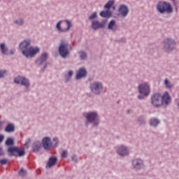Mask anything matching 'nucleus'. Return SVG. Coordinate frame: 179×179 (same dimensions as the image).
<instances>
[{
  "instance_id": "c9c22d12",
  "label": "nucleus",
  "mask_w": 179,
  "mask_h": 179,
  "mask_svg": "<svg viewBox=\"0 0 179 179\" xmlns=\"http://www.w3.org/2000/svg\"><path fill=\"white\" fill-rule=\"evenodd\" d=\"M30 143H31V139L28 138L24 143V146L25 148H27V149H29V148H30Z\"/></svg>"
},
{
  "instance_id": "ddd939ff",
  "label": "nucleus",
  "mask_w": 179,
  "mask_h": 179,
  "mask_svg": "<svg viewBox=\"0 0 179 179\" xmlns=\"http://www.w3.org/2000/svg\"><path fill=\"white\" fill-rule=\"evenodd\" d=\"M161 101L164 107H167L171 103V96L169 92L165 91L163 94H161Z\"/></svg>"
},
{
  "instance_id": "aec40b11",
  "label": "nucleus",
  "mask_w": 179,
  "mask_h": 179,
  "mask_svg": "<svg viewBox=\"0 0 179 179\" xmlns=\"http://www.w3.org/2000/svg\"><path fill=\"white\" fill-rule=\"evenodd\" d=\"M87 75V71H86V69H85L84 67H82L78 70V72H77L76 78L77 80H79V79H82V78H85Z\"/></svg>"
},
{
  "instance_id": "9b49d317",
  "label": "nucleus",
  "mask_w": 179,
  "mask_h": 179,
  "mask_svg": "<svg viewBox=\"0 0 179 179\" xmlns=\"http://www.w3.org/2000/svg\"><path fill=\"white\" fill-rule=\"evenodd\" d=\"M8 152L9 153V156H15L16 157H17V156L22 157V156H24V155H26L24 148L17 147L9 148Z\"/></svg>"
},
{
  "instance_id": "7ed1b4c3",
  "label": "nucleus",
  "mask_w": 179,
  "mask_h": 179,
  "mask_svg": "<svg viewBox=\"0 0 179 179\" xmlns=\"http://www.w3.org/2000/svg\"><path fill=\"white\" fill-rule=\"evenodd\" d=\"M84 117L87 120L86 125L92 124L94 127H97L100 121L99 120V114L96 111H91L84 113Z\"/></svg>"
},
{
  "instance_id": "4be33fe9",
  "label": "nucleus",
  "mask_w": 179,
  "mask_h": 179,
  "mask_svg": "<svg viewBox=\"0 0 179 179\" xmlns=\"http://www.w3.org/2000/svg\"><path fill=\"white\" fill-rule=\"evenodd\" d=\"M57 163V157H51L49 159V162L47 164L46 169H51Z\"/></svg>"
},
{
  "instance_id": "bb28decb",
  "label": "nucleus",
  "mask_w": 179,
  "mask_h": 179,
  "mask_svg": "<svg viewBox=\"0 0 179 179\" xmlns=\"http://www.w3.org/2000/svg\"><path fill=\"white\" fill-rule=\"evenodd\" d=\"M114 2H115L114 0H110L105 5L104 8L105 9H110V8H113V9H115V7L114 6Z\"/></svg>"
},
{
  "instance_id": "6e6552de",
  "label": "nucleus",
  "mask_w": 179,
  "mask_h": 179,
  "mask_svg": "<svg viewBox=\"0 0 179 179\" xmlns=\"http://www.w3.org/2000/svg\"><path fill=\"white\" fill-rule=\"evenodd\" d=\"M90 89L94 94H101L106 92L103 83L95 81L90 85Z\"/></svg>"
},
{
  "instance_id": "473e14b6",
  "label": "nucleus",
  "mask_w": 179,
  "mask_h": 179,
  "mask_svg": "<svg viewBox=\"0 0 179 179\" xmlns=\"http://www.w3.org/2000/svg\"><path fill=\"white\" fill-rule=\"evenodd\" d=\"M6 146H12V145H13V139L8 138H7V140L6 141Z\"/></svg>"
},
{
  "instance_id": "0eeeda50",
  "label": "nucleus",
  "mask_w": 179,
  "mask_h": 179,
  "mask_svg": "<svg viewBox=\"0 0 179 179\" xmlns=\"http://www.w3.org/2000/svg\"><path fill=\"white\" fill-rule=\"evenodd\" d=\"M59 52L63 58H66L69 55V43L65 40H61L59 46Z\"/></svg>"
},
{
  "instance_id": "412c9836",
  "label": "nucleus",
  "mask_w": 179,
  "mask_h": 179,
  "mask_svg": "<svg viewBox=\"0 0 179 179\" xmlns=\"http://www.w3.org/2000/svg\"><path fill=\"white\" fill-rule=\"evenodd\" d=\"M108 29H109V30H112L113 31H117V29H118V27H117L115 20H113L109 22Z\"/></svg>"
},
{
  "instance_id": "393cba45",
  "label": "nucleus",
  "mask_w": 179,
  "mask_h": 179,
  "mask_svg": "<svg viewBox=\"0 0 179 179\" xmlns=\"http://www.w3.org/2000/svg\"><path fill=\"white\" fill-rule=\"evenodd\" d=\"M164 85L166 89H173L174 87V85L168 78L164 80Z\"/></svg>"
},
{
  "instance_id": "f8f14e48",
  "label": "nucleus",
  "mask_w": 179,
  "mask_h": 179,
  "mask_svg": "<svg viewBox=\"0 0 179 179\" xmlns=\"http://www.w3.org/2000/svg\"><path fill=\"white\" fill-rule=\"evenodd\" d=\"M151 103L154 107H162V94L156 93L154 94L151 97Z\"/></svg>"
},
{
  "instance_id": "c03bdc74",
  "label": "nucleus",
  "mask_w": 179,
  "mask_h": 179,
  "mask_svg": "<svg viewBox=\"0 0 179 179\" xmlns=\"http://www.w3.org/2000/svg\"><path fill=\"white\" fill-rule=\"evenodd\" d=\"M2 128V122H0V129Z\"/></svg>"
},
{
  "instance_id": "6ab92c4d",
  "label": "nucleus",
  "mask_w": 179,
  "mask_h": 179,
  "mask_svg": "<svg viewBox=\"0 0 179 179\" xmlns=\"http://www.w3.org/2000/svg\"><path fill=\"white\" fill-rule=\"evenodd\" d=\"M48 58V53L43 52L39 58H38L36 61V63L37 65H41L42 64H44L45 61H47Z\"/></svg>"
},
{
  "instance_id": "20e7f679",
  "label": "nucleus",
  "mask_w": 179,
  "mask_h": 179,
  "mask_svg": "<svg viewBox=\"0 0 179 179\" xmlns=\"http://www.w3.org/2000/svg\"><path fill=\"white\" fill-rule=\"evenodd\" d=\"M73 26V24L71 20H60L56 24V29L59 33H66V31H69V30H71V28Z\"/></svg>"
},
{
  "instance_id": "f704fd0d",
  "label": "nucleus",
  "mask_w": 179,
  "mask_h": 179,
  "mask_svg": "<svg viewBox=\"0 0 179 179\" xmlns=\"http://www.w3.org/2000/svg\"><path fill=\"white\" fill-rule=\"evenodd\" d=\"M52 143V148H57L59 143L58 138L57 137L54 138Z\"/></svg>"
},
{
  "instance_id": "ea45409f",
  "label": "nucleus",
  "mask_w": 179,
  "mask_h": 179,
  "mask_svg": "<svg viewBox=\"0 0 179 179\" xmlns=\"http://www.w3.org/2000/svg\"><path fill=\"white\" fill-rule=\"evenodd\" d=\"M71 159H72L73 162H78V157H76V155H73L71 157Z\"/></svg>"
},
{
  "instance_id": "4c0bfd02",
  "label": "nucleus",
  "mask_w": 179,
  "mask_h": 179,
  "mask_svg": "<svg viewBox=\"0 0 179 179\" xmlns=\"http://www.w3.org/2000/svg\"><path fill=\"white\" fill-rule=\"evenodd\" d=\"M18 174L20 177H24L26 176V171L21 169Z\"/></svg>"
},
{
  "instance_id": "39448f33",
  "label": "nucleus",
  "mask_w": 179,
  "mask_h": 179,
  "mask_svg": "<svg viewBox=\"0 0 179 179\" xmlns=\"http://www.w3.org/2000/svg\"><path fill=\"white\" fill-rule=\"evenodd\" d=\"M162 47L166 52H171L177 48V43L171 38H166L162 42Z\"/></svg>"
},
{
  "instance_id": "f257e3e1",
  "label": "nucleus",
  "mask_w": 179,
  "mask_h": 179,
  "mask_svg": "<svg viewBox=\"0 0 179 179\" xmlns=\"http://www.w3.org/2000/svg\"><path fill=\"white\" fill-rule=\"evenodd\" d=\"M31 42L29 40L23 41L20 44V49L25 58H34L36 54L40 52V48L37 46H30Z\"/></svg>"
},
{
  "instance_id": "a878e982",
  "label": "nucleus",
  "mask_w": 179,
  "mask_h": 179,
  "mask_svg": "<svg viewBox=\"0 0 179 179\" xmlns=\"http://www.w3.org/2000/svg\"><path fill=\"white\" fill-rule=\"evenodd\" d=\"M159 124H160V121L156 118H152L150 120V125H151V127H157Z\"/></svg>"
},
{
  "instance_id": "4468645a",
  "label": "nucleus",
  "mask_w": 179,
  "mask_h": 179,
  "mask_svg": "<svg viewBox=\"0 0 179 179\" xmlns=\"http://www.w3.org/2000/svg\"><path fill=\"white\" fill-rule=\"evenodd\" d=\"M14 83H15L17 85H22V86H24L26 89H29L30 86V82L27 78L22 77V76H17L14 79Z\"/></svg>"
},
{
  "instance_id": "79ce46f5",
  "label": "nucleus",
  "mask_w": 179,
  "mask_h": 179,
  "mask_svg": "<svg viewBox=\"0 0 179 179\" xmlns=\"http://www.w3.org/2000/svg\"><path fill=\"white\" fill-rule=\"evenodd\" d=\"M0 156H3V150H2V148H0Z\"/></svg>"
},
{
  "instance_id": "a211bd4d",
  "label": "nucleus",
  "mask_w": 179,
  "mask_h": 179,
  "mask_svg": "<svg viewBox=\"0 0 179 179\" xmlns=\"http://www.w3.org/2000/svg\"><path fill=\"white\" fill-rule=\"evenodd\" d=\"M106 24L104 22H100L98 20L92 22V28L93 30H99V29H103Z\"/></svg>"
},
{
  "instance_id": "58836bf2",
  "label": "nucleus",
  "mask_w": 179,
  "mask_h": 179,
  "mask_svg": "<svg viewBox=\"0 0 179 179\" xmlns=\"http://www.w3.org/2000/svg\"><path fill=\"white\" fill-rule=\"evenodd\" d=\"M8 163V159H1L0 160V164H6Z\"/></svg>"
},
{
  "instance_id": "2eb2a0df",
  "label": "nucleus",
  "mask_w": 179,
  "mask_h": 179,
  "mask_svg": "<svg viewBox=\"0 0 179 179\" xmlns=\"http://www.w3.org/2000/svg\"><path fill=\"white\" fill-rule=\"evenodd\" d=\"M131 166L134 170H142L145 167V164H143V160L140 158H136L132 160Z\"/></svg>"
},
{
  "instance_id": "c756f323",
  "label": "nucleus",
  "mask_w": 179,
  "mask_h": 179,
  "mask_svg": "<svg viewBox=\"0 0 179 179\" xmlns=\"http://www.w3.org/2000/svg\"><path fill=\"white\" fill-rule=\"evenodd\" d=\"M14 24H16L17 26H23V24H24V21L22 18H17L14 20Z\"/></svg>"
},
{
  "instance_id": "cd10ccee",
  "label": "nucleus",
  "mask_w": 179,
  "mask_h": 179,
  "mask_svg": "<svg viewBox=\"0 0 179 179\" xmlns=\"http://www.w3.org/2000/svg\"><path fill=\"white\" fill-rule=\"evenodd\" d=\"M73 76V71H69L68 73L64 76L66 81L69 82V80L72 79Z\"/></svg>"
},
{
  "instance_id": "2f4dec72",
  "label": "nucleus",
  "mask_w": 179,
  "mask_h": 179,
  "mask_svg": "<svg viewBox=\"0 0 179 179\" xmlns=\"http://www.w3.org/2000/svg\"><path fill=\"white\" fill-rule=\"evenodd\" d=\"M8 76V71L6 70H0V79L5 78Z\"/></svg>"
},
{
  "instance_id": "c85d7f7f",
  "label": "nucleus",
  "mask_w": 179,
  "mask_h": 179,
  "mask_svg": "<svg viewBox=\"0 0 179 179\" xmlns=\"http://www.w3.org/2000/svg\"><path fill=\"white\" fill-rule=\"evenodd\" d=\"M6 132H13L15 131V125L8 124L5 129Z\"/></svg>"
},
{
  "instance_id": "1a4fd4ad",
  "label": "nucleus",
  "mask_w": 179,
  "mask_h": 179,
  "mask_svg": "<svg viewBox=\"0 0 179 179\" xmlns=\"http://www.w3.org/2000/svg\"><path fill=\"white\" fill-rule=\"evenodd\" d=\"M129 15V7L125 4L119 6L117 8V13L113 14V17H123L125 18Z\"/></svg>"
},
{
  "instance_id": "f03ea898",
  "label": "nucleus",
  "mask_w": 179,
  "mask_h": 179,
  "mask_svg": "<svg viewBox=\"0 0 179 179\" xmlns=\"http://www.w3.org/2000/svg\"><path fill=\"white\" fill-rule=\"evenodd\" d=\"M156 9L159 13L164 15V13H167L168 15H171L174 12V9L173 8V6L170 2H167L166 1H160L156 5Z\"/></svg>"
},
{
  "instance_id": "b1692460",
  "label": "nucleus",
  "mask_w": 179,
  "mask_h": 179,
  "mask_svg": "<svg viewBox=\"0 0 179 179\" xmlns=\"http://www.w3.org/2000/svg\"><path fill=\"white\" fill-rule=\"evenodd\" d=\"M113 13L110 11V10H103L100 13V16L101 17H111Z\"/></svg>"
},
{
  "instance_id": "37998d69",
  "label": "nucleus",
  "mask_w": 179,
  "mask_h": 179,
  "mask_svg": "<svg viewBox=\"0 0 179 179\" xmlns=\"http://www.w3.org/2000/svg\"><path fill=\"white\" fill-rule=\"evenodd\" d=\"M173 2V5H176V0H171Z\"/></svg>"
},
{
  "instance_id": "f3484780",
  "label": "nucleus",
  "mask_w": 179,
  "mask_h": 179,
  "mask_svg": "<svg viewBox=\"0 0 179 179\" xmlns=\"http://www.w3.org/2000/svg\"><path fill=\"white\" fill-rule=\"evenodd\" d=\"M42 145L45 150H50L51 148H52V141H51V138H43L42 140Z\"/></svg>"
},
{
  "instance_id": "a19ab883",
  "label": "nucleus",
  "mask_w": 179,
  "mask_h": 179,
  "mask_svg": "<svg viewBox=\"0 0 179 179\" xmlns=\"http://www.w3.org/2000/svg\"><path fill=\"white\" fill-rule=\"evenodd\" d=\"M5 136L3 134H0V143L3 141Z\"/></svg>"
},
{
  "instance_id": "dca6fc26",
  "label": "nucleus",
  "mask_w": 179,
  "mask_h": 179,
  "mask_svg": "<svg viewBox=\"0 0 179 179\" xmlns=\"http://www.w3.org/2000/svg\"><path fill=\"white\" fill-rule=\"evenodd\" d=\"M15 50L14 49L9 50L6 43H0V52H1L3 55H13V54H15Z\"/></svg>"
},
{
  "instance_id": "423d86ee",
  "label": "nucleus",
  "mask_w": 179,
  "mask_h": 179,
  "mask_svg": "<svg viewBox=\"0 0 179 179\" xmlns=\"http://www.w3.org/2000/svg\"><path fill=\"white\" fill-rule=\"evenodd\" d=\"M138 93L141 94L138 96V99H143V97H148L149 94H150V84L148 82H144L141 83L138 87Z\"/></svg>"
},
{
  "instance_id": "5701e85b",
  "label": "nucleus",
  "mask_w": 179,
  "mask_h": 179,
  "mask_svg": "<svg viewBox=\"0 0 179 179\" xmlns=\"http://www.w3.org/2000/svg\"><path fill=\"white\" fill-rule=\"evenodd\" d=\"M41 148V142L37 141L32 144V149L34 152H38Z\"/></svg>"
},
{
  "instance_id": "72a5a7b5",
  "label": "nucleus",
  "mask_w": 179,
  "mask_h": 179,
  "mask_svg": "<svg viewBox=\"0 0 179 179\" xmlns=\"http://www.w3.org/2000/svg\"><path fill=\"white\" fill-rule=\"evenodd\" d=\"M79 55H80L81 59H86V58H87V55L86 54V52H85L83 51H80Z\"/></svg>"
},
{
  "instance_id": "7c9ffc66",
  "label": "nucleus",
  "mask_w": 179,
  "mask_h": 179,
  "mask_svg": "<svg viewBox=\"0 0 179 179\" xmlns=\"http://www.w3.org/2000/svg\"><path fill=\"white\" fill-rule=\"evenodd\" d=\"M97 17V12H94L92 14L90 15V16L88 17V20L91 22L94 21V19H96Z\"/></svg>"
},
{
  "instance_id": "e433bc0d",
  "label": "nucleus",
  "mask_w": 179,
  "mask_h": 179,
  "mask_svg": "<svg viewBox=\"0 0 179 179\" xmlns=\"http://www.w3.org/2000/svg\"><path fill=\"white\" fill-rule=\"evenodd\" d=\"M62 159H65L68 157V151L64 150L61 155Z\"/></svg>"
},
{
  "instance_id": "9d476101",
  "label": "nucleus",
  "mask_w": 179,
  "mask_h": 179,
  "mask_svg": "<svg viewBox=\"0 0 179 179\" xmlns=\"http://www.w3.org/2000/svg\"><path fill=\"white\" fill-rule=\"evenodd\" d=\"M115 150L118 155V156H121V157H125V156H129L131 151L129 150V148L125 145H120L115 148Z\"/></svg>"
}]
</instances>
